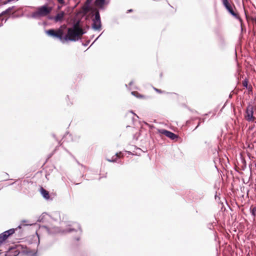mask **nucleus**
Returning a JSON list of instances; mask_svg holds the SVG:
<instances>
[{"label": "nucleus", "instance_id": "f257e3e1", "mask_svg": "<svg viewBox=\"0 0 256 256\" xmlns=\"http://www.w3.org/2000/svg\"><path fill=\"white\" fill-rule=\"evenodd\" d=\"M46 32L48 36L60 40L63 44L66 42H76L80 40V37L78 36L76 30L70 28H68L67 34L64 36H63L64 32L61 29H58L57 30L54 29H50L46 30Z\"/></svg>", "mask_w": 256, "mask_h": 256}, {"label": "nucleus", "instance_id": "f03ea898", "mask_svg": "<svg viewBox=\"0 0 256 256\" xmlns=\"http://www.w3.org/2000/svg\"><path fill=\"white\" fill-rule=\"evenodd\" d=\"M52 10V8L48 6L47 4L44 5L38 8L36 11L32 13L31 17L38 19L40 17L44 16L49 14Z\"/></svg>", "mask_w": 256, "mask_h": 256}, {"label": "nucleus", "instance_id": "7ed1b4c3", "mask_svg": "<svg viewBox=\"0 0 256 256\" xmlns=\"http://www.w3.org/2000/svg\"><path fill=\"white\" fill-rule=\"evenodd\" d=\"M222 4L224 7L227 10V11L232 16H234L236 19H238L240 20H242L238 16V15L234 12V8H235V6L234 4H232L230 3L228 0H226L225 1L222 2Z\"/></svg>", "mask_w": 256, "mask_h": 256}, {"label": "nucleus", "instance_id": "20e7f679", "mask_svg": "<svg viewBox=\"0 0 256 256\" xmlns=\"http://www.w3.org/2000/svg\"><path fill=\"white\" fill-rule=\"evenodd\" d=\"M94 11V18L92 20V28L94 30H98L102 26L100 14L98 10L96 9Z\"/></svg>", "mask_w": 256, "mask_h": 256}, {"label": "nucleus", "instance_id": "39448f33", "mask_svg": "<svg viewBox=\"0 0 256 256\" xmlns=\"http://www.w3.org/2000/svg\"><path fill=\"white\" fill-rule=\"evenodd\" d=\"M254 114V106L252 104H248L246 108L245 118L248 121H253L254 118L253 116Z\"/></svg>", "mask_w": 256, "mask_h": 256}, {"label": "nucleus", "instance_id": "423d86ee", "mask_svg": "<svg viewBox=\"0 0 256 256\" xmlns=\"http://www.w3.org/2000/svg\"><path fill=\"white\" fill-rule=\"evenodd\" d=\"M80 137L78 136L72 135L69 132H66L62 138L64 142L66 141L69 142L70 141L77 142L79 140Z\"/></svg>", "mask_w": 256, "mask_h": 256}, {"label": "nucleus", "instance_id": "0eeeda50", "mask_svg": "<svg viewBox=\"0 0 256 256\" xmlns=\"http://www.w3.org/2000/svg\"><path fill=\"white\" fill-rule=\"evenodd\" d=\"M159 132L161 134H164L166 137L170 138L172 140H174L178 137V136L174 132L164 129L160 130Z\"/></svg>", "mask_w": 256, "mask_h": 256}, {"label": "nucleus", "instance_id": "6e6552de", "mask_svg": "<svg viewBox=\"0 0 256 256\" xmlns=\"http://www.w3.org/2000/svg\"><path fill=\"white\" fill-rule=\"evenodd\" d=\"M110 3L109 0H95L94 4L101 10H104V5H108Z\"/></svg>", "mask_w": 256, "mask_h": 256}, {"label": "nucleus", "instance_id": "1a4fd4ad", "mask_svg": "<svg viewBox=\"0 0 256 256\" xmlns=\"http://www.w3.org/2000/svg\"><path fill=\"white\" fill-rule=\"evenodd\" d=\"M19 253V251L16 250V248H12L8 251L6 252L4 256H17Z\"/></svg>", "mask_w": 256, "mask_h": 256}, {"label": "nucleus", "instance_id": "9d476101", "mask_svg": "<svg viewBox=\"0 0 256 256\" xmlns=\"http://www.w3.org/2000/svg\"><path fill=\"white\" fill-rule=\"evenodd\" d=\"M65 15V12L64 11H62L61 12L57 14L56 16H54V20L56 22L62 21Z\"/></svg>", "mask_w": 256, "mask_h": 256}, {"label": "nucleus", "instance_id": "9b49d317", "mask_svg": "<svg viewBox=\"0 0 256 256\" xmlns=\"http://www.w3.org/2000/svg\"><path fill=\"white\" fill-rule=\"evenodd\" d=\"M40 192L43 198H45L46 200H49L50 199V194L49 192L46 190L44 188L42 187H40Z\"/></svg>", "mask_w": 256, "mask_h": 256}, {"label": "nucleus", "instance_id": "f8f14e48", "mask_svg": "<svg viewBox=\"0 0 256 256\" xmlns=\"http://www.w3.org/2000/svg\"><path fill=\"white\" fill-rule=\"evenodd\" d=\"M75 224L78 227V231L76 230L75 228H68V229L66 230L64 232H72L74 231H76L78 232L79 234H80L82 232V230L81 229L80 224L78 223H76Z\"/></svg>", "mask_w": 256, "mask_h": 256}, {"label": "nucleus", "instance_id": "ddd939ff", "mask_svg": "<svg viewBox=\"0 0 256 256\" xmlns=\"http://www.w3.org/2000/svg\"><path fill=\"white\" fill-rule=\"evenodd\" d=\"M122 156L123 154L121 152H117L115 154V156H112L111 159H107V160L110 162H116L117 158H120Z\"/></svg>", "mask_w": 256, "mask_h": 256}, {"label": "nucleus", "instance_id": "4468645a", "mask_svg": "<svg viewBox=\"0 0 256 256\" xmlns=\"http://www.w3.org/2000/svg\"><path fill=\"white\" fill-rule=\"evenodd\" d=\"M90 10V6L85 4L82 7L81 13L86 14Z\"/></svg>", "mask_w": 256, "mask_h": 256}, {"label": "nucleus", "instance_id": "2eb2a0df", "mask_svg": "<svg viewBox=\"0 0 256 256\" xmlns=\"http://www.w3.org/2000/svg\"><path fill=\"white\" fill-rule=\"evenodd\" d=\"M80 27L81 26H80V20H78L74 23L72 26L71 28L76 30Z\"/></svg>", "mask_w": 256, "mask_h": 256}, {"label": "nucleus", "instance_id": "dca6fc26", "mask_svg": "<svg viewBox=\"0 0 256 256\" xmlns=\"http://www.w3.org/2000/svg\"><path fill=\"white\" fill-rule=\"evenodd\" d=\"M76 33H78V36H79L80 37L81 36L86 33V32L84 31V30L82 27L76 30Z\"/></svg>", "mask_w": 256, "mask_h": 256}, {"label": "nucleus", "instance_id": "f3484780", "mask_svg": "<svg viewBox=\"0 0 256 256\" xmlns=\"http://www.w3.org/2000/svg\"><path fill=\"white\" fill-rule=\"evenodd\" d=\"M14 8V6H11V7H10V8H8L6 10H4L2 12V13L0 14V16H2V15H4V14H6L9 13L11 10H12Z\"/></svg>", "mask_w": 256, "mask_h": 256}, {"label": "nucleus", "instance_id": "a211bd4d", "mask_svg": "<svg viewBox=\"0 0 256 256\" xmlns=\"http://www.w3.org/2000/svg\"><path fill=\"white\" fill-rule=\"evenodd\" d=\"M2 234L4 236L2 240H6L9 236H10V235H8V233L7 232V230L2 233Z\"/></svg>", "mask_w": 256, "mask_h": 256}, {"label": "nucleus", "instance_id": "6ab92c4d", "mask_svg": "<svg viewBox=\"0 0 256 256\" xmlns=\"http://www.w3.org/2000/svg\"><path fill=\"white\" fill-rule=\"evenodd\" d=\"M250 212L252 216L254 218L256 216V206L254 207L252 209L250 208Z\"/></svg>", "mask_w": 256, "mask_h": 256}, {"label": "nucleus", "instance_id": "aec40b11", "mask_svg": "<svg viewBox=\"0 0 256 256\" xmlns=\"http://www.w3.org/2000/svg\"><path fill=\"white\" fill-rule=\"evenodd\" d=\"M16 230V228H10L8 230L7 232L8 233V235L11 236L12 234Z\"/></svg>", "mask_w": 256, "mask_h": 256}, {"label": "nucleus", "instance_id": "412c9836", "mask_svg": "<svg viewBox=\"0 0 256 256\" xmlns=\"http://www.w3.org/2000/svg\"><path fill=\"white\" fill-rule=\"evenodd\" d=\"M3 236L2 234H0V246H1L2 244L5 240H2Z\"/></svg>", "mask_w": 256, "mask_h": 256}, {"label": "nucleus", "instance_id": "4be33fe9", "mask_svg": "<svg viewBox=\"0 0 256 256\" xmlns=\"http://www.w3.org/2000/svg\"><path fill=\"white\" fill-rule=\"evenodd\" d=\"M243 86L245 88H247L248 87V81L246 80H245L244 81H243Z\"/></svg>", "mask_w": 256, "mask_h": 256}, {"label": "nucleus", "instance_id": "5701e85b", "mask_svg": "<svg viewBox=\"0 0 256 256\" xmlns=\"http://www.w3.org/2000/svg\"><path fill=\"white\" fill-rule=\"evenodd\" d=\"M92 1V0H86L85 4L90 6Z\"/></svg>", "mask_w": 256, "mask_h": 256}, {"label": "nucleus", "instance_id": "b1692460", "mask_svg": "<svg viewBox=\"0 0 256 256\" xmlns=\"http://www.w3.org/2000/svg\"><path fill=\"white\" fill-rule=\"evenodd\" d=\"M90 42V40H88L86 43H82V44L84 46H86L89 44Z\"/></svg>", "mask_w": 256, "mask_h": 256}, {"label": "nucleus", "instance_id": "393cba45", "mask_svg": "<svg viewBox=\"0 0 256 256\" xmlns=\"http://www.w3.org/2000/svg\"><path fill=\"white\" fill-rule=\"evenodd\" d=\"M58 0V2L60 4H64V3H65V2H64V0Z\"/></svg>", "mask_w": 256, "mask_h": 256}, {"label": "nucleus", "instance_id": "a878e982", "mask_svg": "<svg viewBox=\"0 0 256 256\" xmlns=\"http://www.w3.org/2000/svg\"><path fill=\"white\" fill-rule=\"evenodd\" d=\"M48 18L50 20H54V16H48Z\"/></svg>", "mask_w": 256, "mask_h": 256}, {"label": "nucleus", "instance_id": "bb28decb", "mask_svg": "<svg viewBox=\"0 0 256 256\" xmlns=\"http://www.w3.org/2000/svg\"><path fill=\"white\" fill-rule=\"evenodd\" d=\"M154 90H155L156 92H158V93H162V90H160V89H158V88H154Z\"/></svg>", "mask_w": 256, "mask_h": 256}, {"label": "nucleus", "instance_id": "cd10ccee", "mask_svg": "<svg viewBox=\"0 0 256 256\" xmlns=\"http://www.w3.org/2000/svg\"><path fill=\"white\" fill-rule=\"evenodd\" d=\"M8 18H6L5 20L4 19H2V21L4 20V22H6ZM3 25V23H2V22L0 23V27H1Z\"/></svg>", "mask_w": 256, "mask_h": 256}, {"label": "nucleus", "instance_id": "c85d7f7f", "mask_svg": "<svg viewBox=\"0 0 256 256\" xmlns=\"http://www.w3.org/2000/svg\"><path fill=\"white\" fill-rule=\"evenodd\" d=\"M196 118L198 119L199 120H202V122H204V120H205V119H204V118L201 119V118Z\"/></svg>", "mask_w": 256, "mask_h": 256}, {"label": "nucleus", "instance_id": "c756f323", "mask_svg": "<svg viewBox=\"0 0 256 256\" xmlns=\"http://www.w3.org/2000/svg\"><path fill=\"white\" fill-rule=\"evenodd\" d=\"M133 83H134L133 80L130 81V82L129 83V86H132V85Z\"/></svg>", "mask_w": 256, "mask_h": 256}, {"label": "nucleus", "instance_id": "7c9ffc66", "mask_svg": "<svg viewBox=\"0 0 256 256\" xmlns=\"http://www.w3.org/2000/svg\"><path fill=\"white\" fill-rule=\"evenodd\" d=\"M200 122H199L197 125V126L196 127V128H194V130L196 129L200 126Z\"/></svg>", "mask_w": 256, "mask_h": 256}, {"label": "nucleus", "instance_id": "2f4dec72", "mask_svg": "<svg viewBox=\"0 0 256 256\" xmlns=\"http://www.w3.org/2000/svg\"><path fill=\"white\" fill-rule=\"evenodd\" d=\"M132 9H130V10H128V12H128H128H132Z\"/></svg>", "mask_w": 256, "mask_h": 256}, {"label": "nucleus", "instance_id": "473e14b6", "mask_svg": "<svg viewBox=\"0 0 256 256\" xmlns=\"http://www.w3.org/2000/svg\"><path fill=\"white\" fill-rule=\"evenodd\" d=\"M100 36H101V34H100V36H99L97 38H96V39L95 40H94V42H96V40L99 38V37H100Z\"/></svg>", "mask_w": 256, "mask_h": 256}, {"label": "nucleus", "instance_id": "72a5a7b5", "mask_svg": "<svg viewBox=\"0 0 256 256\" xmlns=\"http://www.w3.org/2000/svg\"><path fill=\"white\" fill-rule=\"evenodd\" d=\"M211 226H212V224H210V227H209V228H210V229H212Z\"/></svg>", "mask_w": 256, "mask_h": 256}, {"label": "nucleus", "instance_id": "f704fd0d", "mask_svg": "<svg viewBox=\"0 0 256 256\" xmlns=\"http://www.w3.org/2000/svg\"><path fill=\"white\" fill-rule=\"evenodd\" d=\"M76 240H80V238H79V237L76 238Z\"/></svg>", "mask_w": 256, "mask_h": 256}, {"label": "nucleus", "instance_id": "c9c22d12", "mask_svg": "<svg viewBox=\"0 0 256 256\" xmlns=\"http://www.w3.org/2000/svg\"><path fill=\"white\" fill-rule=\"evenodd\" d=\"M134 93H135L134 92H132V94H133V95H134Z\"/></svg>", "mask_w": 256, "mask_h": 256}, {"label": "nucleus", "instance_id": "e433bc0d", "mask_svg": "<svg viewBox=\"0 0 256 256\" xmlns=\"http://www.w3.org/2000/svg\"><path fill=\"white\" fill-rule=\"evenodd\" d=\"M2 252H1V250H0V256H2Z\"/></svg>", "mask_w": 256, "mask_h": 256}, {"label": "nucleus", "instance_id": "4c0bfd02", "mask_svg": "<svg viewBox=\"0 0 256 256\" xmlns=\"http://www.w3.org/2000/svg\"><path fill=\"white\" fill-rule=\"evenodd\" d=\"M18 228H21V226H20V225L18 226Z\"/></svg>", "mask_w": 256, "mask_h": 256}, {"label": "nucleus", "instance_id": "58836bf2", "mask_svg": "<svg viewBox=\"0 0 256 256\" xmlns=\"http://www.w3.org/2000/svg\"><path fill=\"white\" fill-rule=\"evenodd\" d=\"M46 228L48 229V231L49 232V229L46 226Z\"/></svg>", "mask_w": 256, "mask_h": 256}, {"label": "nucleus", "instance_id": "ea45409f", "mask_svg": "<svg viewBox=\"0 0 256 256\" xmlns=\"http://www.w3.org/2000/svg\"><path fill=\"white\" fill-rule=\"evenodd\" d=\"M53 136L55 138L56 136L54 134H52Z\"/></svg>", "mask_w": 256, "mask_h": 256}, {"label": "nucleus", "instance_id": "a19ab883", "mask_svg": "<svg viewBox=\"0 0 256 256\" xmlns=\"http://www.w3.org/2000/svg\"><path fill=\"white\" fill-rule=\"evenodd\" d=\"M128 152V154H131V152Z\"/></svg>", "mask_w": 256, "mask_h": 256}, {"label": "nucleus", "instance_id": "79ce46f5", "mask_svg": "<svg viewBox=\"0 0 256 256\" xmlns=\"http://www.w3.org/2000/svg\"><path fill=\"white\" fill-rule=\"evenodd\" d=\"M125 86L127 88L128 87V85L126 84H125Z\"/></svg>", "mask_w": 256, "mask_h": 256}, {"label": "nucleus", "instance_id": "37998d69", "mask_svg": "<svg viewBox=\"0 0 256 256\" xmlns=\"http://www.w3.org/2000/svg\"><path fill=\"white\" fill-rule=\"evenodd\" d=\"M222 2L225 1L226 0H221Z\"/></svg>", "mask_w": 256, "mask_h": 256}, {"label": "nucleus", "instance_id": "c03bdc74", "mask_svg": "<svg viewBox=\"0 0 256 256\" xmlns=\"http://www.w3.org/2000/svg\"><path fill=\"white\" fill-rule=\"evenodd\" d=\"M14 183H12L11 184H10V185H12Z\"/></svg>", "mask_w": 256, "mask_h": 256}, {"label": "nucleus", "instance_id": "a18cd8bd", "mask_svg": "<svg viewBox=\"0 0 256 256\" xmlns=\"http://www.w3.org/2000/svg\"><path fill=\"white\" fill-rule=\"evenodd\" d=\"M76 5L74 6V8H75L76 7Z\"/></svg>", "mask_w": 256, "mask_h": 256}, {"label": "nucleus", "instance_id": "49530a36", "mask_svg": "<svg viewBox=\"0 0 256 256\" xmlns=\"http://www.w3.org/2000/svg\"><path fill=\"white\" fill-rule=\"evenodd\" d=\"M94 43V42H92V44H90V46H92V44Z\"/></svg>", "mask_w": 256, "mask_h": 256}, {"label": "nucleus", "instance_id": "de8ad7c7", "mask_svg": "<svg viewBox=\"0 0 256 256\" xmlns=\"http://www.w3.org/2000/svg\"><path fill=\"white\" fill-rule=\"evenodd\" d=\"M254 20H255V22H256V18H255Z\"/></svg>", "mask_w": 256, "mask_h": 256}, {"label": "nucleus", "instance_id": "09e8293b", "mask_svg": "<svg viewBox=\"0 0 256 256\" xmlns=\"http://www.w3.org/2000/svg\"><path fill=\"white\" fill-rule=\"evenodd\" d=\"M255 166L256 167V163L255 164Z\"/></svg>", "mask_w": 256, "mask_h": 256}]
</instances>
